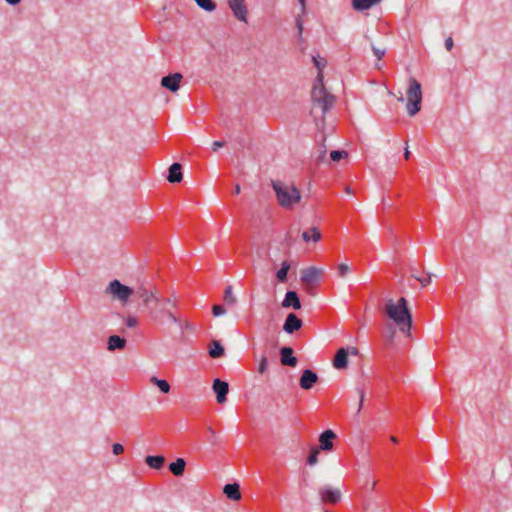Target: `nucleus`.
I'll return each mask as SVG.
<instances>
[{
	"instance_id": "1",
	"label": "nucleus",
	"mask_w": 512,
	"mask_h": 512,
	"mask_svg": "<svg viewBox=\"0 0 512 512\" xmlns=\"http://www.w3.org/2000/svg\"><path fill=\"white\" fill-rule=\"evenodd\" d=\"M387 321L384 323L383 337L388 345H393L397 334L411 336L413 315L404 297L398 300L388 299L384 305Z\"/></svg>"
},
{
	"instance_id": "2",
	"label": "nucleus",
	"mask_w": 512,
	"mask_h": 512,
	"mask_svg": "<svg viewBox=\"0 0 512 512\" xmlns=\"http://www.w3.org/2000/svg\"><path fill=\"white\" fill-rule=\"evenodd\" d=\"M177 307L176 301L171 298L159 297L148 311L147 316L156 324L164 325L167 322L180 325L181 320L172 311Z\"/></svg>"
},
{
	"instance_id": "3",
	"label": "nucleus",
	"mask_w": 512,
	"mask_h": 512,
	"mask_svg": "<svg viewBox=\"0 0 512 512\" xmlns=\"http://www.w3.org/2000/svg\"><path fill=\"white\" fill-rule=\"evenodd\" d=\"M272 187L279 205L285 209H291L301 201V192L293 183L273 181Z\"/></svg>"
},
{
	"instance_id": "4",
	"label": "nucleus",
	"mask_w": 512,
	"mask_h": 512,
	"mask_svg": "<svg viewBox=\"0 0 512 512\" xmlns=\"http://www.w3.org/2000/svg\"><path fill=\"white\" fill-rule=\"evenodd\" d=\"M323 78V74L319 72L311 92V98L313 106L319 107L324 114L334 105L335 97L325 89Z\"/></svg>"
},
{
	"instance_id": "5",
	"label": "nucleus",
	"mask_w": 512,
	"mask_h": 512,
	"mask_svg": "<svg viewBox=\"0 0 512 512\" xmlns=\"http://www.w3.org/2000/svg\"><path fill=\"white\" fill-rule=\"evenodd\" d=\"M105 293L110 295L113 300H117L125 304L135 293V291L132 288L122 284L119 280L115 279L111 281L106 287Z\"/></svg>"
},
{
	"instance_id": "6",
	"label": "nucleus",
	"mask_w": 512,
	"mask_h": 512,
	"mask_svg": "<svg viewBox=\"0 0 512 512\" xmlns=\"http://www.w3.org/2000/svg\"><path fill=\"white\" fill-rule=\"evenodd\" d=\"M135 294L141 301V306L144 311L148 314V311L156 301L159 299V295L156 290L149 289L145 286H140L135 290Z\"/></svg>"
},
{
	"instance_id": "7",
	"label": "nucleus",
	"mask_w": 512,
	"mask_h": 512,
	"mask_svg": "<svg viewBox=\"0 0 512 512\" xmlns=\"http://www.w3.org/2000/svg\"><path fill=\"white\" fill-rule=\"evenodd\" d=\"M324 273V269L310 266L301 269V281L306 285H312L317 283Z\"/></svg>"
},
{
	"instance_id": "8",
	"label": "nucleus",
	"mask_w": 512,
	"mask_h": 512,
	"mask_svg": "<svg viewBox=\"0 0 512 512\" xmlns=\"http://www.w3.org/2000/svg\"><path fill=\"white\" fill-rule=\"evenodd\" d=\"M228 6L237 20L247 23L248 9L245 0H228Z\"/></svg>"
},
{
	"instance_id": "9",
	"label": "nucleus",
	"mask_w": 512,
	"mask_h": 512,
	"mask_svg": "<svg viewBox=\"0 0 512 512\" xmlns=\"http://www.w3.org/2000/svg\"><path fill=\"white\" fill-rule=\"evenodd\" d=\"M318 493L323 503L335 504L341 499V491L338 488L323 486Z\"/></svg>"
},
{
	"instance_id": "10",
	"label": "nucleus",
	"mask_w": 512,
	"mask_h": 512,
	"mask_svg": "<svg viewBox=\"0 0 512 512\" xmlns=\"http://www.w3.org/2000/svg\"><path fill=\"white\" fill-rule=\"evenodd\" d=\"M182 79L183 76L180 73L169 74L161 79V86L171 92H177L180 88Z\"/></svg>"
},
{
	"instance_id": "11",
	"label": "nucleus",
	"mask_w": 512,
	"mask_h": 512,
	"mask_svg": "<svg viewBox=\"0 0 512 512\" xmlns=\"http://www.w3.org/2000/svg\"><path fill=\"white\" fill-rule=\"evenodd\" d=\"M212 389L216 394V400L219 404H223L227 400V394L229 392V385L227 382L220 379L213 381Z\"/></svg>"
},
{
	"instance_id": "12",
	"label": "nucleus",
	"mask_w": 512,
	"mask_h": 512,
	"mask_svg": "<svg viewBox=\"0 0 512 512\" xmlns=\"http://www.w3.org/2000/svg\"><path fill=\"white\" fill-rule=\"evenodd\" d=\"M318 375L310 369H305L299 379V385L303 390H310L318 381Z\"/></svg>"
},
{
	"instance_id": "13",
	"label": "nucleus",
	"mask_w": 512,
	"mask_h": 512,
	"mask_svg": "<svg viewBox=\"0 0 512 512\" xmlns=\"http://www.w3.org/2000/svg\"><path fill=\"white\" fill-rule=\"evenodd\" d=\"M407 111L410 116H414L416 114V80L411 79L409 83V88L407 91Z\"/></svg>"
},
{
	"instance_id": "14",
	"label": "nucleus",
	"mask_w": 512,
	"mask_h": 512,
	"mask_svg": "<svg viewBox=\"0 0 512 512\" xmlns=\"http://www.w3.org/2000/svg\"><path fill=\"white\" fill-rule=\"evenodd\" d=\"M302 324V320L299 319L296 314L290 313L285 319L283 330L288 334H292L301 329Z\"/></svg>"
},
{
	"instance_id": "15",
	"label": "nucleus",
	"mask_w": 512,
	"mask_h": 512,
	"mask_svg": "<svg viewBox=\"0 0 512 512\" xmlns=\"http://www.w3.org/2000/svg\"><path fill=\"white\" fill-rule=\"evenodd\" d=\"M336 439L334 431L328 429L319 436V450L330 451L333 449V440Z\"/></svg>"
},
{
	"instance_id": "16",
	"label": "nucleus",
	"mask_w": 512,
	"mask_h": 512,
	"mask_svg": "<svg viewBox=\"0 0 512 512\" xmlns=\"http://www.w3.org/2000/svg\"><path fill=\"white\" fill-rule=\"evenodd\" d=\"M280 361L284 366L295 367L297 365V358L293 355L291 347H282L280 349Z\"/></svg>"
},
{
	"instance_id": "17",
	"label": "nucleus",
	"mask_w": 512,
	"mask_h": 512,
	"mask_svg": "<svg viewBox=\"0 0 512 512\" xmlns=\"http://www.w3.org/2000/svg\"><path fill=\"white\" fill-rule=\"evenodd\" d=\"M282 307L283 308L292 307L295 310L301 309V302H300L299 297L295 291H287L286 292L285 297L282 301Z\"/></svg>"
},
{
	"instance_id": "18",
	"label": "nucleus",
	"mask_w": 512,
	"mask_h": 512,
	"mask_svg": "<svg viewBox=\"0 0 512 512\" xmlns=\"http://www.w3.org/2000/svg\"><path fill=\"white\" fill-rule=\"evenodd\" d=\"M348 355H349V351L348 349L346 348H340L335 357H334V360H333V366L336 368V369H346L347 366H348Z\"/></svg>"
},
{
	"instance_id": "19",
	"label": "nucleus",
	"mask_w": 512,
	"mask_h": 512,
	"mask_svg": "<svg viewBox=\"0 0 512 512\" xmlns=\"http://www.w3.org/2000/svg\"><path fill=\"white\" fill-rule=\"evenodd\" d=\"M223 493L230 500L239 501L241 499V493L237 483L226 484L223 488Z\"/></svg>"
},
{
	"instance_id": "20",
	"label": "nucleus",
	"mask_w": 512,
	"mask_h": 512,
	"mask_svg": "<svg viewBox=\"0 0 512 512\" xmlns=\"http://www.w3.org/2000/svg\"><path fill=\"white\" fill-rule=\"evenodd\" d=\"M223 301L226 306L233 307L238 303V297L233 291L231 285H227L224 290Z\"/></svg>"
},
{
	"instance_id": "21",
	"label": "nucleus",
	"mask_w": 512,
	"mask_h": 512,
	"mask_svg": "<svg viewBox=\"0 0 512 512\" xmlns=\"http://www.w3.org/2000/svg\"><path fill=\"white\" fill-rule=\"evenodd\" d=\"M181 165L179 163H174L169 168L168 181L170 183H178L182 180L183 175L181 172Z\"/></svg>"
},
{
	"instance_id": "22",
	"label": "nucleus",
	"mask_w": 512,
	"mask_h": 512,
	"mask_svg": "<svg viewBox=\"0 0 512 512\" xmlns=\"http://www.w3.org/2000/svg\"><path fill=\"white\" fill-rule=\"evenodd\" d=\"M382 0H352V6L357 11H365L377 5Z\"/></svg>"
},
{
	"instance_id": "23",
	"label": "nucleus",
	"mask_w": 512,
	"mask_h": 512,
	"mask_svg": "<svg viewBox=\"0 0 512 512\" xmlns=\"http://www.w3.org/2000/svg\"><path fill=\"white\" fill-rule=\"evenodd\" d=\"M126 340L117 335H112L108 338V350L113 351L116 349H123L125 347Z\"/></svg>"
},
{
	"instance_id": "24",
	"label": "nucleus",
	"mask_w": 512,
	"mask_h": 512,
	"mask_svg": "<svg viewBox=\"0 0 512 512\" xmlns=\"http://www.w3.org/2000/svg\"><path fill=\"white\" fill-rule=\"evenodd\" d=\"M224 347L218 340H213L209 346V356L219 358L224 355Z\"/></svg>"
},
{
	"instance_id": "25",
	"label": "nucleus",
	"mask_w": 512,
	"mask_h": 512,
	"mask_svg": "<svg viewBox=\"0 0 512 512\" xmlns=\"http://www.w3.org/2000/svg\"><path fill=\"white\" fill-rule=\"evenodd\" d=\"M186 466V462L182 458H178L175 462H172L169 465V470L175 475V476H181L184 473Z\"/></svg>"
},
{
	"instance_id": "26",
	"label": "nucleus",
	"mask_w": 512,
	"mask_h": 512,
	"mask_svg": "<svg viewBox=\"0 0 512 512\" xmlns=\"http://www.w3.org/2000/svg\"><path fill=\"white\" fill-rule=\"evenodd\" d=\"M145 462L151 468L160 469L163 466L164 462H165V458L163 456H160V455H157V456H147L146 459H145Z\"/></svg>"
},
{
	"instance_id": "27",
	"label": "nucleus",
	"mask_w": 512,
	"mask_h": 512,
	"mask_svg": "<svg viewBox=\"0 0 512 512\" xmlns=\"http://www.w3.org/2000/svg\"><path fill=\"white\" fill-rule=\"evenodd\" d=\"M302 239L305 242L310 241V239H312L314 242H318L321 239V233L316 227H312L310 231H305L302 233Z\"/></svg>"
},
{
	"instance_id": "28",
	"label": "nucleus",
	"mask_w": 512,
	"mask_h": 512,
	"mask_svg": "<svg viewBox=\"0 0 512 512\" xmlns=\"http://www.w3.org/2000/svg\"><path fill=\"white\" fill-rule=\"evenodd\" d=\"M150 381L156 385L161 392L167 394L170 391V385L169 383L164 379H159L155 376L151 377Z\"/></svg>"
},
{
	"instance_id": "29",
	"label": "nucleus",
	"mask_w": 512,
	"mask_h": 512,
	"mask_svg": "<svg viewBox=\"0 0 512 512\" xmlns=\"http://www.w3.org/2000/svg\"><path fill=\"white\" fill-rule=\"evenodd\" d=\"M290 269V263L288 261H283L281 264V268L277 271V279L280 282H285L287 280V274Z\"/></svg>"
},
{
	"instance_id": "30",
	"label": "nucleus",
	"mask_w": 512,
	"mask_h": 512,
	"mask_svg": "<svg viewBox=\"0 0 512 512\" xmlns=\"http://www.w3.org/2000/svg\"><path fill=\"white\" fill-rule=\"evenodd\" d=\"M196 4L205 11L212 12L216 9V4L212 0H194Z\"/></svg>"
},
{
	"instance_id": "31",
	"label": "nucleus",
	"mask_w": 512,
	"mask_h": 512,
	"mask_svg": "<svg viewBox=\"0 0 512 512\" xmlns=\"http://www.w3.org/2000/svg\"><path fill=\"white\" fill-rule=\"evenodd\" d=\"M319 452H320V450L317 447H314L311 449L310 454L307 458L308 465L313 466L318 463Z\"/></svg>"
},
{
	"instance_id": "32",
	"label": "nucleus",
	"mask_w": 512,
	"mask_h": 512,
	"mask_svg": "<svg viewBox=\"0 0 512 512\" xmlns=\"http://www.w3.org/2000/svg\"><path fill=\"white\" fill-rule=\"evenodd\" d=\"M337 271H338V276L340 278H345L348 275V273L351 271V268L348 264L341 263L338 265Z\"/></svg>"
},
{
	"instance_id": "33",
	"label": "nucleus",
	"mask_w": 512,
	"mask_h": 512,
	"mask_svg": "<svg viewBox=\"0 0 512 512\" xmlns=\"http://www.w3.org/2000/svg\"><path fill=\"white\" fill-rule=\"evenodd\" d=\"M313 62H314L315 66H316V67H317V69H318V73H319V72H321V73L323 74L322 70L324 69V67H325V66H326V64H327L326 59L321 58V57H315V56H314V57H313Z\"/></svg>"
},
{
	"instance_id": "34",
	"label": "nucleus",
	"mask_w": 512,
	"mask_h": 512,
	"mask_svg": "<svg viewBox=\"0 0 512 512\" xmlns=\"http://www.w3.org/2000/svg\"><path fill=\"white\" fill-rule=\"evenodd\" d=\"M268 359L265 355L261 356L259 359L258 372L260 374H264L267 370Z\"/></svg>"
},
{
	"instance_id": "35",
	"label": "nucleus",
	"mask_w": 512,
	"mask_h": 512,
	"mask_svg": "<svg viewBox=\"0 0 512 512\" xmlns=\"http://www.w3.org/2000/svg\"><path fill=\"white\" fill-rule=\"evenodd\" d=\"M347 152L345 151H338V150H334L330 153V158L332 161H339L340 159H342L343 157H347Z\"/></svg>"
},
{
	"instance_id": "36",
	"label": "nucleus",
	"mask_w": 512,
	"mask_h": 512,
	"mask_svg": "<svg viewBox=\"0 0 512 512\" xmlns=\"http://www.w3.org/2000/svg\"><path fill=\"white\" fill-rule=\"evenodd\" d=\"M372 50L378 60H381L386 52V49L384 47L372 46Z\"/></svg>"
},
{
	"instance_id": "37",
	"label": "nucleus",
	"mask_w": 512,
	"mask_h": 512,
	"mask_svg": "<svg viewBox=\"0 0 512 512\" xmlns=\"http://www.w3.org/2000/svg\"><path fill=\"white\" fill-rule=\"evenodd\" d=\"M226 313V310L225 308L222 306V305H214L212 307V314L215 316V317H219V316H222Z\"/></svg>"
},
{
	"instance_id": "38",
	"label": "nucleus",
	"mask_w": 512,
	"mask_h": 512,
	"mask_svg": "<svg viewBox=\"0 0 512 512\" xmlns=\"http://www.w3.org/2000/svg\"><path fill=\"white\" fill-rule=\"evenodd\" d=\"M126 325L130 328H133V327H136L138 325V320L136 317L134 316H129L127 319H126Z\"/></svg>"
},
{
	"instance_id": "39",
	"label": "nucleus",
	"mask_w": 512,
	"mask_h": 512,
	"mask_svg": "<svg viewBox=\"0 0 512 512\" xmlns=\"http://www.w3.org/2000/svg\"><path fill=\"white\" fill-rule=\"evenodd\" d=\"M431 281V276L427 275L426 277H418V283H420L421 287H426Z\"/></svg>"
},
{
	"instance_id": "40",
	"label": "nucleus",
	"mask_w": 512,
	"mask_h": 512,
	"mask_svg": "<svg viewBox=\"0 0 512 512\" xmlns=\"http://www.w3.org/2000/svg\"><path fill=\"white\" fill-rule=\"evenodd\" d=\"M326 156V148L323 146L321 150L319 151L318 155L316 156V160L318 162H323Z\"/></svg>"
},
{
	"instance_id": "41",
	"label": "nucleus",
	"mask_w": 512,
	"mask_h": 512,
	"mask_svg": "<svg viewBox=\"0 0 512 512\" xmlns=\"http://www.w3.org/2000/svg\"><path fill=\"white\" fill-rule=\"evenodd\" d=\"M358 396H359V405H358V412L361 411L364 401V392L361 389L357 390Z\"/></svg>"
},
{
	"instance_id": "42",
	"label": "nucleus",
	"mask_w": 512,
	"mask_h": 512,
	"mask_svg": "<svg viewBox=\"0 0 512 512\" xmlns=\"http://www.w3.org/2000/svg\"><path fill=\"white\" fill-rule=\"evenodd\" d=\"M123 451H124V448L120 443H115L113 445V453L115 455H119V454L123 453Z\"/></svg>"
},
{
	"instance_id": "43",
	"label": "nucleus",
	"mask_w": 512,
	"mask_h": 512,
	"mask_svg": "<svg viewBox=\"0 0 512 512\" xmlns=\"http://www.w3.org/2000/svg\"><path fill=\"white\" fill-rule=\"evenodd\" d=\"M225 143L223 141H214L212 143V149L213 151H217L218 149L224 147Z\"/></svg>"
},
{
	"instance_id": "44",
	"label": "nucleus",
	"mask_w": 512,
	"mask_h": 512,
	"mask_svg": "<svg viewBox=\"0 0 512 512\" xmlns=\"http://www.w3.org/2000/svg\"><path fill=\"white\" fill-rule=\"evenodd\" d=\"M454 46V42H453V39L451 37H448L446 40H445V48L448 50V51H451L452 48Z\"/></svg>"
},
{
	"instance_id": "45",
	"label": "nucleus",
	"mask_w": 512,
	"mask_h": 512,
	"mask_svg": "<svg viewBox=\"0 0 512 512\" xmlns=\"http://www.w3.org/2000/svg\"><path fill=\"white\" fill-rule=\"evenodd\" d=\"M417 89H418V112H419L421 109V101H422V91H421L420 83H418Z\"/></svg>"
},
{
	"instance_id": "46",
	"label": "nucleus",
	"mask_w": 512,
	"mask_h": 512,
	"mask_svg": "<svg viewBox=\"0 0 512 512\" xmlns=\"http://www.w3.org/2000/svg\"><path fill=\"white\" fill-rule=\"evenodd\" d=\"M349 354L357 356L359 354V350L356 347H351L349 350Z\"/></svg>"
},
{
	"instance_id": "47",
	"label": "nucleus",
	"mask_w": 512,
	"mask_h": 512,
	"mask_svg": "<svg viewBox=\"0 0 512 512\" xmlns=\"http://www.w3.org/2000/svg\"><path fill=\"white\" fill-rule=\"evenodd\" d=\"M182 325V322L181 324ZM183 326L186 328V329H189L190 331H194V328L191 324H189L188 322H183Z\"/></svg>"
},
{
	"instance_id": "48",
	"label": "nucleus",
	"mask_w": 512,
	"mask_h": 512,
	"mask_svg": "<svg viewBox=\"0 0 512 512\" xmlns=\"http://www.w3.org/2000/svg\"><path fill=\"white\" fill-rule=\"evenodd\" d=\"M8 4L10 5H16L18 4L21 0H5Z\"/></svg>"
},
{
	"instance_id": "49",
	"label": "nucleus",
	"mask_w": 512,
	"mask_h": 512,
	"mask_svg": "<svg viewBox=\"0 0 512 512\" xmlns=\"http://www.w3.org/2000/svg\"><path fill=\"white\" fill-rule=\"evenodd\" d=\"M234 192H235L236 194H239V193L241 192V187H240V185H239V184H237V185L235 186V191H234Z\"/></svg>"
},
{
	"instance_id": "50",
	"label": "nucleus",
	"mask_w": 512,
	"mask_h": 512,
	"mask_svg": "<svg viewBox=\"0 0 512 512\" xmlns=\"http://www.w3.org/2000/svg\"><path fill=\"white\" fill-rule=\"evenodd\" d=\"M410 155V151L408 150V147L405 149V158L408 159Z\"/></svg>"
},
{
	"instance_id": "51",
	"label": "nucleus",
	"mask_w": 512,
	"mask_h": 512,
	"mask_svg": "<svg viewBox=\"0 0 512 512\" xmlns=\"http://www.w3.org/2000/svg\"><path fill=\"white\" fill-rule=\"evenodd\" d=\"M298 1L301 4L302 9L304 10L305 9V0H298Z\"/></svg>"
},
{
	"instance_id": "52",
	"label": "nucleus",
	"mask_w": 512,
	"mask_h": 512,
	"mask_svg": "<svg viewBox=\"0 0 512 512\" xmlns=\"http://www.w3.org/2000/svg\"><path fill=\"white\" fill-rule=\"evenodd\" d=\"M390 440H391L392 442H394V443H397V441H398V440H397V438H396V437H394V436H391V437H390Z\"/></svg>"
},
{
	"instance_id": "53",
	"label": "nucleus",
	"mask_w": 512,
	"mask_h": 512,
	"mask_svg": "<svg viewBox=\"0 0 512 512\" xmlns=\"http://www.w3.org/2000/svg\"><path fill=\"white\" fill-rule=\"evenodd\" d=\"M297 24H298L299 31L301 32V31H302V29H303V28H302V24H301V22H300V21H298V23H297Z\"/></svg>"
},
{
	"instance_id": "54",
	"label": "nucleus",
	"mask_w": 512,
	"mask_h": 512,
	"mask_svg": "<svg viewBox=\"0 0 512 512\" xmlns=\"http://www.w3.org/2000/svg\"><path fill=\"white\" fill-rule=\"evenodd\" d=\"M345 191H346V193H348V194H352V191H351V189H350L349 187H346Z\"/></svg>"
}]
</instances>
